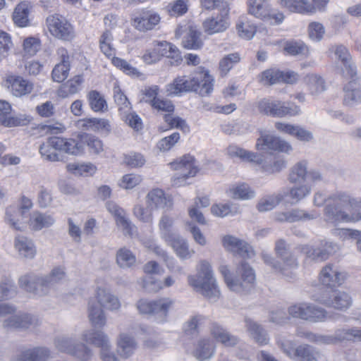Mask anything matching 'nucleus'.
Wrapping results in <instances>:
<instances>
[{
    "label": "nucleus",
    "mask_w": 361,
    "mask_h": 361,
    "mask_svg": "<svg viewBox=\"0 0 361 361\" xmlns=\"http://www.w3.org/2000/svg\"><path fill=\"white\" fill-rule=\"evenodd\" d=\"M227 153L231 157H238L243 161L257 165L263 172L267 174L280 173L287 166V162L283 157L272 154H258L236 145H230L227 148Z\"/></svg>",
    "instance_id": "7ed1b4c3"
},
{
    "label": "nucleus",
    "mask_w": 361,
    "mask_h": 361,
    "mask_svg": "<svg viewBox=\"0 0 361 361\" xmlns=\"http://www.w3.org/2000/svg\"><path fill=\"white\" fill-rule=\"evenodd\" d=\"M280 348L290 358L295 361H318L321 354L315 348L302 344L293 348L292 341L279 343Z\"/></svg>",
    "instance_id": "9b49d317"
},
{
    "label": "nucleus",
    "mask_w": 361,
    "mask_h": 361,
    "mask_svg": "<svg viewBox=\"0 0 361 361\" xmlns=\"http://www.w3.org/2000/svg\"><path fill=\"white\" fill-rule=\"evenodd\" d=\"M63 268H54L49 274L37 275L34 273L25 274L18 279V285L27 292L38 296L48 295L55 286L65 279Z\"/></svg>",
    "instance_id": "f03ea898"
},
{
    "label": "nucleus",
    "mask_w": 361,
    "mask_h": 361,
    "mask_svg": "<svg viewBox=\"0 0 361 361\" xmlns=\"http://www.w3.org/2000/svg\"><path fill=\"white\" fill-rule=\"evenodd\" d=\"M343 102L348 106L361 102V78H353L344 88Z\"/></svg>",
    "instance_id": "473e14b6"
},
{
    "label": "nucleus",
    "mask_w": 361,
    "mask_h": 361,
    "mask_svg": "<svg viewBox=\"0 0 361 361\" xmlns=\"http://www.w3.org/2000/svg\"><path fill=\"white\" fill-rule=\"evenodd\" d=\"M288 312L293 318L314 323L324 322L330 317L324 308L308 302L292 305L288 308Z\"/></svg>",
    "instance_id": "9d476101"
},
{
    "label": "nucleus",
    "mask_w": 361,
    "mask_h": 361,
    "mask_svg": "<svg viewBox=\"0 0 361 361\" xmlns=\"http://www.w3.org/2000/svg\"><path fill=\"white\" fill-rule=\"evenodd\" d=\"M146 247L154 253H155L157 256L161 257L166 263V266L169 269L178 272L182 271V268L179 267H177V269H175L173 267V259L169 257L166 252L159 245H157L154 242H149L146 244Z\"/></svg>",
    "instance_id": "13d9d810"
},
{
    "label": "nucleus",
    "mask_w": 361,
    "mask_h": 361,
    "mask_svg": "<svg viewBox=\"0 0 361 361\" xmlns=\"http://www.w3.org/2000/svg\"><path fill=\"white\" fill-rule=\"evenodd\" d=\"M231 197L235 199L250 200L255 197V192L247 184L243 183L231 189Z\"/></svg>",
    "instance_id": "774afa93"
},
{
    "label": "nucleus",
    "mask_w": 361,
    "mask_h": 361,
    "mask_svg": "<svg viewBox=\"0 0 361 361\" xmlns=\"http://www.w3.org/2000/svg\"><path fill=\"white\" fill-rule=\"evenodd\" d=\"M319 302L328 307L338 310L345 311L352 305L351 296L344 292L336 290L323 292L319 299Z\"/></svg>",
    "instance_id": "4468645a"
},
{
    "label": "nucleus",
    "mask_w": 361,
    "mask_h": 361,
    "mask_svg": "<svg viewBox=\"0 0 361 361\" xmlns=\"http://www.w3.org/2000/svg\"><path fill=\"white\" fill-rule=\"evenodd\" d=\"M30 6L27 2L20 3L15 8L13 13V20L19 27H26L29 25Z\"/></svg>",
    "instance_id": "c03bdc74"
},
{
    "label": "nucleus",
    "mask_w": 361,
    "mask_h": 361,
    "mask_svg": "<svg viewBox=\"0 0 361 361\" xmlns=\"http://www.w3.org/2000/svg\"><path fill=\"white\" fill-rule=\"evenodd\" d=\"M223 245L226 249L238 253L242 257L251 258L255 255V252L249 244L233 235L224 236Z\"/></svg>",
    "instance_id": "412c9836"
},
{
    "label": "nucleus",
    "mask_w": 361,
    "mask_h": 361,
    "mask_svg": "<svg viewBox=\"0 0 361 361\" xmlns=\"http://www.w3.org/2000/svg\"><path fill=\"white\" fill-rule=\"evenodd\" d=\"M13 246L21 259H32L37 254V248L34 241L27 236L16 235L14 238Z\"/></svg>",
    "instance_id": "aec40b11"
},
{
    "label": "nucleus",
    "mask_w": 361,
    "mask_h": 361,
    "mask_svg": "<svg viewBox=\"0 0 361 361\" xmlns=\"http://www.w3.org/2000/svg\"><path fill=\"white\" fill-rule=\"evenodd\" d=\"M159 15L152 11H143L133 18V26L139 31L152 30L160 22Z\"/></svg>",
    "instance_id": "393cba45"
},
{
    "label": "nucleus",
    "mask_w": 361,
    "mask_h": 361,
    "mask_svg": "<svg viewBox=\"0 0 361 361\" xmlns=\"http://www.w3.org/2000/svg\"><path fill=\"white\" fill-rule=\"evenodd\" d=\"M307 161H298L290 168L288 179L291 183H304L307 178Z\"/></svg>",
    "instance_id": "a19ab883"
},
{
    "label": "nucleus",
    "mask_w": 361,
    "mask_h": 361,
    "mask_svg": "<svg viewBox=\"0 0 361 361\" xmlns=\"http://www.w3.org/2000/svg\"><path fill=\"white\" fill-rule=\"evenodd\" d=\"M283 199V195L282 194L266 196L259 201L257 208L261 212L271 210L276 207Z\"/></svg>",
    "instance_id": "bf43d9fd"
},
{
    "label": "nucleus",
    "mask_w": 361,
    "mask_h": 361,
    "mask_svg": "<svg viewBox=\"0 0 361 361\" xmlns=\"http://www.w3.org/2000/svg\"><path fill=\"white\" fill-rule=\"evenodd\" d=\"M53 343L58 351L71 355L80 361H89L93 355L92 350L79 341L73 334L58 335L54 337Z\"/></svg>",
    "instance_id": "6e6552de"
},
{
    "label": "nucleus",
    "mask_w": 361,
    "mask_h": 361,
    "mask_svg": "<svg viewBox=\"0 0 361 361\" xmlns=\"http://www.w3.org/2000/svg\"><path fill=\"white\" fill-rule=\"evenodd\" d=\"M82 338L87 343L100 349V352L111 347L108 336L99 330H89L82 334Z\"/></svg>",
    "instance_id": "72a5a7b5"
},
{
    "label": "nucleus",
    "mask_w": 361,
    "mask_h": 361,
    "mask_svg": "<svg viewBox=\"0 0 361 361\" xmlns=\"http://www.w3.org/2000/svg\"><path fill=\"white\" fill-rule=\"evenodd\" d=\"M305 81L312 95H317L325 90L324 80L317 75H307Z\"/></svg>",
    "instance_id": "4d7b16f0"
},
{
    "label": "nucleus",
    "mask_w": 361,
    "mask_h": 361,
    "mask_svg": "<svg viewBox=\"0 0 361 361\" xmlns=\"http://www.w3.org/2000/svg\"><path fill=\"white\" fill-rule=\"evenodd\" d=\"M211 334L218 341L226 347H233L238 343L239 338L231 334L222 326L214 323L210 329Z\"/></svg>",
    "instance_id": "f704fd0d"
},
{
    "label": "nucleus",
    "mask_w": 361,
    "mask_h": 361,
    "mask_svg": "<svg viewBox=\"0 0 361 361\" xmlns=\"http://www.w3.org/2000/svg\"><path fill=\"white\" fill-rule=\"evenodd\" d=\"M229 20L225 15H216L207 18L202 23L205 33L214 35L223 32L229 27Z\"/></svg>",
    "instance_id": "c756f323"
},
{
    "label": "nucleus",
    "mask_w": 361,
    "mask_h": 361,
    "mask_svg": "<svg viewBox=\"0 0 361 361\" xmlns=\"http://www.w3.org/2000/svg\"><path fill=\"white\" fill-rule=\"evenodd\" d=\"M156 46L158 48L161 57L166 56L174 59L176 62L181 60L179 50L172 44L166 41H156Z\"/></svg>",
    "instance_id": "6e6d98bb"
},
{
    "label": "nucleus",
    "mask_w": 361,
    "mask_h": 361,
    "mask_svg": "<svg viewBox=\"0 0 361 361\" xmlns=\"http://www.w3.org/2000/svg\"><path fill=\"white\" fill-rule=\"evenodd\" d=\"M214 344L209 339L200 340L194 351V356L200 361L209 359L214 352Z\"/></svg>",
    "instance_id": "49530a36"
},
{
    "label": "nucleus",
    "mask_w": 361,
    "mask_h": 361,
    "mask_svg": "<svg viewBox=\"0 0 361 361\" xmlns=\"http://www.w3.org/2000/svg\"><path fill=\"white\" fill-rule=\"evenodd\" d=\"M137 348L135 339L130 335L122 333L119 334L117 341V353L124 359L132 356Z\"/></svg>",
    "instance_id": "2f4dec72"
},
{
    "label": "nucleus",
    "mask_w": 361,
    "mask_h": 361,
    "mask_svg": "<svg viewBox=\"0 0 361 361\" xmlns=\"http://www.w3.org/2000/svg\"><path fill=\"white\" fill-rule=\"evenodd\" d=\"M82 82V77L81 75H75L61 87L59 90V95L62 97H66L68 94L78 93L80 90Z\"/></svg>",
    "instance_id": "603ef678"
},
{
    "label": "nucleus",
    "mask_w": 361,
    "mask_h": 361,
    "mask_svg": "<svg viewBox=\"0 0 361 361\" xmlns=\"http://www.w3.org/2000/svg\"><path fill=\"white\" fill-rule=\"evenodd\" d=\"M171 169L176 171L172 178V184L175 187L185 185L187 180L194 177L198 172L195 158L186 154L170 164Z\"/></svg>",
    "instance_id": "1a4fd4ad"
},
{
    "label": "nucleus",
    "mask_w": 361,
    "mask_h": 361,
    "mask_svg": "<svg viewBox=\"0 0 361 361\" xmlns=\"http://www.w3.org/2000/svg\"><path fill=\"white\" fill-rule=\"evenodd\" d=\"M237 277L235 278L233 291L237 293L248 291L255 281V274L253 269L246 263L242 262L236 269Z\"/></svg>",
    "instance_id": "2eb2a0df"
},
{
    "label": "nucleus",
    "mask_w": 361,
    "mask_h": 361,
    "mask_svg": "<svg viewBox=\"0 0 361 361\" xmlns=\"http://www.w3.org/2000/svg\"><path fill=\"white\" fill-rule=\"evenodd\" d=\"M46 24L50 33L56 38L69 40L74 37L73 26L66 18L58 14L49 16Z\"/></svg>",
    "instance_id": "ddd939ff"
},
{
    "label": "nucleus",
    "mask_w": 361,
    "mask_h": 361,
    "mask_svg": "<svg viewBox=\"0 0 361 361\" xmlns=\"http://www.w3.org/2000/svg\"><path fill=\"white\" fill-rule=\"evenodd\" d=\"M336 332L338 343L343 341L361 342L360 328H343L337 329Z\"/></svg>",
    "instance_id": "09e8293b"
},
{
    "label": "nucleus",
    "mask_w": 361,
    "mask_h": 361,
    "mask_svg": "<svg viewBox=\"0 0 361 361\" xmlns=\"http://www.w3.org/2000/svg\"><path fill=\"white\" fill-rule=\"evenodd\" d=\"M38 324L37 318L27 313L12 315L2 322L3 328L7 330H26Z\"/></svg>",
    "instance_id": "dca6fc26"
},
{
    "label": "nucleus",
    "mask_w": 361,
    "mask_h": 361,
    "mask_svg": "<svg viewBox=\"0 0 361 361\" xmlns=\"http://www.w3.org/2000/svg\"><path fill=\"white\" fill-rule=\"evenodd\" d=\"M174 302L169 298H162L154 300L153 315L158 317L161 321H164L168 315L169 309Z\"/></svg>",
    "instance_id": "8fccbe9b"
},
{
    "label": "nucleus",
    "mask_w": 361,
    "mask_h": 361,
    "mask_svg": "<svg viewBox=\"0 0 361 361\" xmlns=\"http://www.w3.org/2000/svg\"><path fill=\"white\" fill-rule=\"evenodd\" d=\"M89 104L92 110L95 112L105 111L108 106L103 95L98 91L92 90L87 95Z\"/></svg>",
    "instance_id": "5fc2aeb1"
},
{
    "label": "nucleus",
    "mask_w": 361,
    "mask_h": 361,
    "mask_svg": "<svg viewBox=\"0 0 361 361\" xmlns=\"http://www.w3.org/2000/svg\"><path fill=\"white\" fill-rule=\"evenodd\" d=\"M17 293L18 288L13 279L6 278L0 282V302L12 299Z\"/></svg>",
    "instance_id": "3c124183"
},
{
    "label": "nucleus",
    "mask_w": 361,
    "mask_h": 361,
    "mask_svg": "<svg viewBox=\"0 0 361 361\" xmlns=\"http://www.w3.org/2000/svg\"><path fill=\"white\" fill-rule=\"evenodd\" d=\"M27 216L22 210L16 207H9L6 210L5 221L11 228L16 231H24L27 221Z\"/></svg>",
    "instance_id": "cd10ccee"
},
{
    "label": "nucleus",
    "mask_w": 361,
    "mask_h": 361,
    "mask_svg": "<svg viewBox=\"0 0 361 361\" xmlns=\"http://www.w3.org/2000/svg\"><path fill=\"white\" fill-rule=\"evenodd\" d=\"M201 33L195 27L190 26L188 32L183 40V45L186 49H197L202 45V41L200 39Z\"/></svg>",
    "instance_id": "864d4df0"
},
{
    "label": "nucleus",
    "mask_w": 361,
    "mask_h": 361,
    "mask_svg": "<svg viewBox=\"0 0 361 361\" xmlns=\"http://www.w3.org/2000/svg\"><path fill=\"white\" fill-rule=\"evenodd\" d=\"M214 79L205 70H202L197 75L176 77L166 86L168 95L178 96L183 93L195 92L202 97L208 96L213 90Z\"/></svg>",
    "instance_id": "f257e3e1"
},
{
    "label": "nucleus",
    "mask_w": 361,
    "mask_h": 361,
    "mask_svg": "<svg viewBox=\"0 0 361 361\" xmlns=\"http://www.w3.org/2000/svg\"><path fill=\"white\" fill-rule=\"evenodd\" d=\"M245 322L247 331L256 343L259 345L268 343L267 334L260 324L249 318H246Z\"/></svg>",
    "instance_id": "58836bf2"
},
{
    "label": "nucleus",
    "mask_w": 361,
    "mask_h": 361,
    "mask_svg": "<svg viewBox=\"0 0 361 361\" xmlns=\"http://www.w3.org/2000/svg\"><path fill=\"white\" fill-rule=\"evenodd\" d=\"M166 243L173 247L176 255L181 259H188L194 253V251L189 250L186 240L179 235H176L174 240H170Z\"/></svg>",
    "instance_id": "de8ad7c7"
},
{
    "label": "nucleus",
    "mask_w": 361,
    "mask_h": 361,
    "mask_svg": "<svg viewBox=\"0 0 361 361\" xmlns=\"http://www.w3.org/2000/svg\"><path fill=\"white\" fill-rule=\"evenodd\" d=\"M6 83L16 97L30 94L33 89V84L20 76L10 75L7 78Z\"/></svg>",
    "instance_id": "c85d7f7f"
},
{
    "label": "nucleus",
    "mask_w": 361,
    "mask_h": 361,
    "mask_svg": "<svg viewBox=\"0 0 361 361\" xmlns=\"http://www.w3.org/2000/svg\"><path fill=\"white\" fill-rule=\"evenodd\" d=\"M27 120L11 115V106L6 101L0 100V124L5 127H16L26 124Z\"/></svg>",
    "instance_id": "7c9ffc66"
},
{
    "label": "nucleus",
    "mask_w": 361,
    "mask_h": 361,
    "mask_svg": "<svg viewBox=\"0 0 361 361\" xmlns=\"http://www.w3.org/2000/svg\"><path fill=\"white\" fill-rule=\"evenodd\" d=\"M336 192L334 191L329 195H326V193L322 191H317L314 193L313 204L315 206L322 207L326 203L324 209V221L334 225L340 222L351 223L360 221L361 214L360 213L348 214L342 208L341 201L331 199Z\"/></svg>",
    "instance_id": "20e7f679"
},
{
    "label": "nucleus",
    "mask_w": 361,
    "mask_h": 361,
    "mask_svg": "<svg viewBox=\"0 0 361 361\" xmlns=\"http://www.w3.org/2000/svg\"><path fill=\"white\" fill-rule=\"evenodd\" d=\"M56 222L53 215L35 211L30 214L27 225L31 231H39L52 226Z\"/></svg>",
    "instance_id": "bb28decb"
},
{
    "label": "nucleus",
    "mask_w": 361,
    "mask_h": 361,
    "mask_svg": "<svg viewBox=\"0 0 361 361\" xmlns=\"http://www.w3.org/2000/svg\"><path fill=\"white\" fill-rule=\"evenodd\" d=\"M335 244L325 242L320 247L305 245L302 248V252L312 260L322 262L326 260L329 255L335 252Z\"/></svg>",
    "instance_id": "4be33fe9"
},
{
    "label": "nucleus",
    "mask_w": 361,
    "mask_h": 361,
    "mask_svg": "<svg viewBox=\"0 0 361 361\" xmlns=\"http://www.w3.org/2000/svg\"><path fill=\"white\" fill-rule=\"evenodd\" d=\"M345 276L339 268L334 264L326 265L320 271L319 281L328 288H335L340 286L345 280Z\"/></svg>",
    "instance_id": "a211bd4d"
},
{
    "label": "nucleus",
    "mask_w": 361,
    "mask_h": 361,
    "mask_svg": "<svg viewBox=\"0 0 361 361\" xmlns=\"http://www.w3.org/2000/svg\"><path fill=\"white\" fill-rule=\"evenodd\" d=\"M300 112V107L292 103L275 100L273 117L282 118L286 116H294Z\"/></svg>",
    "instance_id": "79ce46f5"
},
{
    "label": "nucleus",
    "mask_w": 361,
    "mask_h": 361,
    "mask_svg": "<svg viewBox=\"0 0 361 361\" xmlns=\"http://www.w3.org/2000/svg\"><path fill=\"white\" fill-rule=\"evenodd\" d=\"M189 283L209 300L216 302L220 296V290L214 278L211 264L206 260L200 262L198 273L188 277Z\"/></svg>",
    "instance_id": "39448f33"
},
{
    "label": "nucleus",
    "mask_w": 361,
    "mask_h": 361,
    "mask_svg": "<svg viewBox=\"0 0 361 361\" xmlns=\"http://www.w3.org/2000/svg\"><path fill=\"white\" fill-rule=\"evenodd\" d=\"M95 300L97 304L109 311H116L121 307V302L116 295L104 288H98L95 292Z\"/></svg>",
    "instance_id": "5701e85b"
},
{
    "label": "nucleus",
    "mask_w": 361,
    "mask_h": 361,
    "mask_svg": "<svg viewBox=\"0 0 361 361\" xmlns=\"http://www.w3.org/2000/svg\"><path fill=\"white\" fill-rule=\"evenodd\" d=\"M39 150L44 159L49 161H58L60 158L56 150L76 155L82 152V145L74 139L52 137L41 145Z\"/></svg>",
    "instance_id": "423d86ee"
},
{
    "label": "nucleus",
    "mask_w": 361,
    "mask_h": 361,
    "mask_svg": "<svg viewBox=\"0 0 361 361\" xmlns=\"http://www.w3.org/2000/svg\"><path fill=\"white\" fill-rule=\"evenodd\" d=\"M312 191V187L308 184H302L293 186L283 190V195L289 196L293 203H298L305 197L308 196Z\"/></svg>",
    "instance_id": "a18cd8bd"
},
{
    "label": "nucleus",
    "mask_w": 361,
    "mask_h": 361,
    "mask_svg": "<svg viewBox=\"0 0 361 361\" xmlns=\"http://www.w3.org/2000/svg\"><path fill=\"white\" fill-rule=\"evenodd\" d=\"M160 237L166 243L178 235L174 228V219L172 216L163 213L158 224Z\"/></svg>",
    "instance_id": "c9c22d12"
},
{
    "label": "nucleus",
    "mask_w": 361,
    "mask_h": 361,
    "mask_svg": "<svg viewBox=\"0 0 361 361\" xmlns=\"http://www.w3.org/2000/svg\"><path fill=\"white\" fill-rule=\"evenodd\" d=\"M334 194L336 195L332 196L331 199L341 201L343 209L344 206L349 205L351 209L349 214L360 213L361 214L360 212V209H361V198H354L348 192L342 190H336Z\"/></svg>",
    "instance_id": "ea45409f"
},
{
    "label": "nucleus",
    "mask_w": 361,
    "mask_h": 361,
    "mask_svg": "<svg viewBox=\"0 0 361 361\" xmlns=\"http://www.w3.org/2000/svg\"><path fill=\"white\" fill-rule=\"evenodd\" d=\"M240 61L238 54L233 53L226 55L219 62V71L222 76L226 75L234 64Z\"/></svg>",
    "instance_id": "338daca9"
},
{
    "label": "nucleus",
    "mask_w": 361,
    "mask_h": 361,
    "mask_svg": "<svg viewBox=\"0 0 361 361\" xmlns=\"http://www.w3.org/2000/svg\"><path fill=\"white\" fill-rule=\"evenodd\" d=\"M117 265L123 269L133 267L136 263V257L132 251L126 247L118 249L116 255Z\"/></svg>",
    "instance_id": "37998d69"
},
{
    "label": "nucleus",
    "mask_w": 361,
    "mask_h": 361,
    "mask_svg": "<svg viewBox=\"0 0 361 361\" xmlns=\"http://www.w3.org/2000/svg\"><path fill=\"white\" fill-rule=\"evenodd\" d=\"M87 317L91 325L94 328L102 329L106 324L107 318L104 308L100 307L94 299L88 300Z\"/></svg>",
    "instance_id": "a878e982"
},
{
    "label": "nucleus",
    "mask_w": 361,
    "mask_h": 361,
    "mask_svg": "<svg viewBox=\"0 0 361 361\" xmlns=\"http://www.w3.org/2000/svg\"><path fill=\"white\" fill-rule=\"evenodd\" d=\"M275 252L281 262L277 261L274 257L267 252H262L261 255L263 262L274 271L288 276L286 271L298 267V262L297 258L293 252L290 250L286 243L282 239L276 242Z\"/></svg>",
    "instance_id": "0eeeda50"
},
{
    "label": "nucleus",
    "mask_w": 361,
    "mask_h": 361,
    "mask_svg": "<svg viewBox=\"0 0 361 361\" xmlns=\"http://www.w3.org/2000/svg\"><path fill=\"white\" fill-rule=\"evenodd\" d=\"M188 0H176L166 6L169 14L171 16H179L185 14L188 10Z\"/></svg>",
    "instance_id": "69168bd1"
},
{
    "label": "nucleus",
    "mask_w": 361,
    "mask_h": 361,
    "mask_svg": "<svg viewBox=\"0 0 361 361\" xmlns=\"http://www.w3.org/2000/svg\"><path fill=\"white\" fill-rule=\"evenodd\" d=\"M330 51L334 54L340 63L341 70L345 77L353 78L356 75V66L352 61L348 50L343 45H334Z\"/></svg>",
    "instance_id": "f3484780"
},
{
    "label": "nucleus",
    "mask_w": 361,
    "mask_h": 361,
    "mask_svg": "<svg viewBox=\"0 0 361 361\" xmlns=\"http://www.w3.org/2000/svg\"><path fill=\"white\" fill-rule=\"evenodd\" d=\"M283 72L274 69H268L262 72L259 76V82L264 85H271L281 82Z\"/></svg>",
    "instance_id": "680f3d73"
},
{
    "label": "nucleus",
    "mask_w": 361,
    "mask_h": 361,
    "mask_svg": "<svg viewBox=\"0 0 361 361\" xmlns=\"http://www.w3.org/2000/svg\"><path fill=\"white\" fill-rule=\"evenodd\" d=\"M114 102L118 107V110L121 114H126L131 110L130 103L126 96L122 92L119 86L115 85L114 87Z\"/></svg>",
    "instance_id": "052dcab7"
},
{
    "label": "nucleus",
    "mask_w": 361,
    "mask_h": 361,
    "mask_svg": "<svg viewBox=\"0 0 361 361\" xmlns=\"http://www.w3.org/2000/svg\"><path fill=\"white\" fill-rule=\"evenodd\" d=\"M279 2L282 8L292 13L305 14L314 12V7L307 0H279Z\"/></svg>",
    "instance_id": "e433bc0d"
},
{
    "label": "nucleus",
    "mask_w": 361,
    "mask_h": 361,
    "mask_svg": "<svg viewBox=\"0 0 361 361\" xmlns=\"http://www.w3.org/2000/svg\"><path fill=\"white\" fill-rule=\"evenodd\" d=\"M248 13L255 18L266 20L270 16V4L267 0H247Z\"/></svg>",
    "instance_id": "4c0bfd02"
},
{
    "label": "nucleus",
    "mask_w": 361,
    "mask_h": 361,
    "mask_svg": "<svg viewBox=\"0 0 361 361\" xmlns=\"http://www.w3.org/2000/svg\"><path fill=\"white\" fill-rule=\"evenodd\" d=\"M61 61L52 70L51 77L54 82H62L68 76L70 71L69 56L66 49L60 48L57 51Z\"/></svg>",
    "instance_id": "b1692460"
},
{
    "label": "nucleus",
    "mask_w": 361,
    "mask_h": 361,
    "mask_svg": "<svg viewBox=\"0 0 361 361\" xmlns=\"http://www.w3.org/2000/svg\"><path fill=\"white\" fill-rule=\"evenodd\" d=\"M113 36L109 30H106L102 35L99 39L101 51L107 57H112L115 52L112 47Z\"/></svg>",
    "instance_id": "0e129e2a"
},
{
    "label": "nucleus",
    "mask_w": 361,
    "mask_h": 361,
    "mask_svg": "<svg viewBox=\"0 0 361 361\" xmlns=\"http://www.w3.org/2000/svg\"><path fill=\"white\" fill-rule=\"evenodd\" d=\"M66 169L75 175L84 176L86 173L92 174L96 171V166L92 164L70 163Z\"/></svg>",
    "instance_id": "e2e57ef3"
},
{
    "label": "nucleus",
    "mask_w": 361,
    "mask_h": 361,
    "mask_svg": "<svg viewBox=\"0 0 361 361\" xmlns=\"http://www.w3.org/2000/svg\"><path fill=\"white\" fill-rule=\"evenodd\" d=\"M255 148L258 151H277L287 154L293 151V147L288 142L265 131L260 132Z\"/></svg>",
    "instance_id": "f8f14e48"
},
{
    "label": "nucleus",
    "mask_w": 361,
    "mask_h": 361,
    "mask_svg": "<svg viewBox=\"0 0 361 361\" xmlns=\"http://www.w3.org/2000/svg\"><path fill=\"white\" fill-rule=\"evenodd\" d=\"M147 207L151 209H165L172 207L171 198L160 188L151 190L146 196Z\"/></svg>",
    "instance_id": "6ab92c4d"
}]
</instances>
